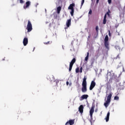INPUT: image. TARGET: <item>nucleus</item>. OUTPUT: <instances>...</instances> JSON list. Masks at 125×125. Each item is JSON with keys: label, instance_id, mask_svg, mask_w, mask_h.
Wrapping results in <instances>:
<instances>
[{"label": "nucleus", "instance_id": "1", "mask_svg": "<svg viewBox=\"0 0 125 125\" xmlns=\"http://www.w3.org/2000/svg\"><path fill=\"white\" fill-rule=\"evenodd\" d=\"M87 83H86V77L85 76L84 77L83 79V81L82 83V87L81 90L83 92H86L87 91Z\"/></svg>", "mask_w": 125, "mask_h": 125}, {"label": "nucleus", "instance_id": "2", "mask_svg": "<svg viewBox=\"0 0 125 125\" xmlns=\"http://www.w3.org/2000/svg\"><path fill=\"white\" fill-rule=\"evenodd\" d=\"M111 98H112V94H109L107 97L106 101L104 104V105L105 106V107H106V108H107V107L109 106V104L111 102Z\"/></svg>", "mask_w": 125, "mask_h": 125}, {"label": "nucleus", "instance_id": "3", "mask_svg": "<svg viewBox=\"0 0 125 125\" xmlns=\"http://www.w3.org/2000/svg\"><path fill=\"white\" fill-rule=\"evenodd\" d=\"M109 37L107 35H106L104 38V46L105 48L107 50H109L110 49V47H109Z\"/></svg>", "mask_w": 125, "mask_h": 125}, {"label": "nucleus", "instance_id": "4", "mask_svg": "<svg viewBox=\"0 0 125 125\" xmlns=\"http://www.w3.org/2000/svg\"><path fill=\"white\" fill-rule=\"evenodd\" d=\"M26 30H27V33H30L33 30V25H32V23L30 20L28 21Z\"/></svg>", "mask_w": 125, "mask_h": 125}, {"label": "nucleus", "instance_id": "5", "mask_svg": "<svg viewBox=\"0 0 125 125\" xmlns=\"http://www.w3.org/2000/svg\"><path fill=\"white\" fill-rule=\"evenodd\" d=\"M74 7H75V3L70 4L68 9L71 10L70 14L71 16H74Z\"/></svg>", "mask_w": 125, "mask_h": 125}, {"label": "nucleus", "instance_id": "6", "mask_svg": "<svg viewBox=\"0 0 125 125\" xmlns=\"http://www.w3.org/2000/svg\"><path fill=\"white\" fill-rule=\"evenodd\" d=\"M76 63V58H73L69 63V71H72V68H73V65Z\"/></svg>", "mask_w": 125, "mask_h": 125}, {"label": "nucleus", "instance_id": "7", "mask_svg": "<svg viewBox=\"0 0 125 125\" xmlns=\"http://www.w3.org/2000/svg\"><path fill=\"white\" fill-rule=\"evenodd\" d=\"M94 105H92L89 111L91 120H92V115H93V113H94Z\"/></svg>", "mask_w": 125, "mask_h": 125}, {"label": "nucleus", "instance_id": "8", "mask_svg": "<svg viewBox=\"0 0 125 125\" xmlns=\"http://www.w3.org/2000/svg\"><path fill=\"white\" fill-rule=\"evenodd\" d=\"M95 85H96V83L94 81H92L91 83V84L89 87V89L90 90H92V89H93V88H94V87H95Z\"/></svg>", "mask_w": 125, "mask_h": 125}, {"label": "nucleus", "instance_id": "9", "mask_svg": "<svg viewBox=\"0 0 125 125\" xmlns=\"http://www.w3.org/2000/svg\"><path fill=\"white\" fill-rule=\"evenodd\" d=\"M75 124L74 120H70L68 122H67L65 124V125H73Z\"/></svg>", "mask_w": 125, "mask_h": 125}, {"label": "nucleus", "instance_id": "10", "mask_svg": "<svg viewBox=\"0 0 125 125\" xmlns=\"http://www.w3.org/2000/svg\"><path fill=\"white\" fill-rule=\"evenodd\" d=\"M26 5H24L23 6V8L24 9H27V8H28V7H29V6H30V5H31V2L30 1H26L25 3Z\"/></svg>", "mask_w": 125, "mask_h": 125}, {"label": "nucleus", "instance_id": "11", "mask_svg": "<svg viewBox=\"0 0 125 125\" xmlns=\"http://www.w3.org/2000/svg\"><path fill=\"white\" fill-rule=\"evenodd\" d=\"M23 45L24 46H26V45H27V44H28V38L25 37L23 39Z\"/></svg>", "mask_w": 125, "mask_h": 125}, {"label": "nucleus", "instance_id": "12", "mask_svg": "<svg viewBox=\"0 0 125 125\" xmlns=\"http://www.w3.org/2000/svg\"><path fill=\"white\" fill-rule=\"evenodd\" d=\"M79 111L81 114L83 113V105H81L79 107Z\"/></svg>", "mask_w": 125, "mask_h": 125}, {"label": "nucleus", "instance_id": "13", "mask_svg": "<svg viewBox=\"0 0 125 125\" xmlns=\"http://www.w3.org/2000/svg\"><path fill=\"white\" fill-rule=\"evenodd\" d=\"M66 26L67 28H69V27H70V26H71V19L68 20L66 21Z\"/></svg>", "mask_w": 125, "mask_h": 125}, {"label": "nucleus", "instance_id": "14", "mask_svg": "<svg viewBox=\"0 0 125 125\" xmlns=\"http://www.w3.org/2000/svg\"><path fill=\"white\" fill-rule=\"evenodd\" d=\"M106 85L107 89H111L112 88V86H111V83H110L107 82L106 83Z\"/></svg>", "mask_w": 125, "mask_h": 125}, {"label": "nucleus", "instance_id": "15", "mask_svg": "<svg viewBox=\"0 0 125 125\" xmlns=\"http://www.w3.org/2000/svg\"><path fill=\"white\" fill-rule=\"evenodd\" d=\"M110 117V112L109 111L107 113V115L106 118L104 119V120H105L106 122H109V118Z\"/></svg>", "mask_w": 125, "mask_h": 125}, {"label": "nucleus", "instance_id": "16", "mask_svg": "<svg viewBox=\"0 0 125 125\" xmlns=\"http://www.w3.org/2000/svg\"><path fill=\"white\" fill-rule=\"evenodd\" d=\"M88 97V95H83L81 96V99L82 100H83V99H87Z\"/></svg>", "mask_w": 125, "mask_h": 125}, {"label": "nucleus", "instance_id": "17", "mask_svg": "<svg viewBox=\"0 0 125 125\" xmlns=\"http://www.w3.org/2000/svg\"><path fill=\"white\" fill-rule=\"evenodd\" d=\"M106 18H107L106 14H105L103 22V24H104V25H105V24H106V22H107V20H106Z\"/></svg>", "mask_w": 125, "mask_h": 125}, {"label": "nucleus", "instance_id": "18", "mask_svg": "<svg viewBox=\"0 0 125 125\" xmlns=\"http://www.w3.org/2000/svg\"><path fill=\"white\" fill-rule=\"evenodd\" d=\"M89 57V52L87 53V55L85 58V61H87L88 60V57Z\"/></svg>", "mask_w": 125, "mask_h": 125}, {"label": "nucleus", "instance_id": "19", "mask_svg": "<svg viewBox=\"0 0 125 125\" xmlns=\"http://www.w3.org/2000/svg\"><path fill=\"white\" fill-rule=\"evenodd\" d=\"M61 11V6H59L57 8V13L59 14L60 13V12Z\"/></svg>", "mask_w": 125, "mask_h": 125}, {"label": "nucleus", "instance_id": "20", "mask_svg": "<svg viewBox=\"0 0 125 125\" xmlns=\"http://www.w3.org/2000/svg\"><path fill=\"white\" fill-rule=\"evenodd\" d=\"M59 83V81L58 80H55L54 81V83H55V85H54V86H56V85H57L58 84V83Z\"/></svg>", "mask_w": 125, "mask_h": 125}, {"label": "nucleus", "instance_id": "21", "mask_svg": "<svg viewBox=\"0 0 125 125\" xmlns=\"http://www.w3.org/2000/svg\"><path fill=\"white\" fill-rule=\"evenodd\" d=\"M110 13H111V11H110V10L108 9V11L107 12V13H105V14H106V15H107L108 17H110V16H111V15H110Z\"/></svg>", "mask_w": 125, "mask_h": 125}, {"label": "nucleus", "instance_id": "22", "mask_svg": "<svg viewBox=\"0 0 125 125\" xmlns=\"http://www.w3.org/2000/svg\"><path fill=\"white\" fill-rule=\"evenodd\" d=\"M99 30V28L98 27V26H96V31L97 34H98Z\"/></svg>", "mask_w": 125, "mask_h": 125}, {"label": "nucleus", "instance_id": "23", "mask_svg": "<svg viewBox=\"0 0 125 125\" xmlns=\"http://www.w3.org/2000/svg\"><path fill=\"white\" fill-rule=\"evenodd\" d=\"M79 72H80V68H79V67H77L76 69V73H79Z\"/></svg>", "mask_w": 125, "mask_h": 125}, {"label": "nucleus", "instance_id": "24", "mask_svg": "<svg viewBox=\"0 0 125 125\" xmlns=\"http://www.w3.org/2000/svg\"><path fill=\"white\" fill-rule=\"evenodd\" d=\"M83 3H84V0H82V3H81V7L83 5Z\"/></svg>", "mask_w": 125, "mask_h": 125}, {"label": "nucleus", "instance_id": "25", "mask_svg": "<svg viewBox=\"0 0 125 125\" xmlns=\"http://www.w3.org/2000/svg\"><path fill=\"white\" fill-rule=\"evenodd\" d=\"M108 35L109 37H112V34H111V32L110 31V30H108Z\"/></svg>", "mask_w": 125, "mask_h": 125}, {"label": "nucleus", "instance_id": "26", "mask_svg": "<svg viewBox=\"0 0 125 125\" xmlns=\"http://www.w3.org/2000/svg\"><path fill=\"white\" fill-rule=\"evenodd\" d=\"M114 100H119V97L118 96L114 97Z\"/></svg>", "mask_w": 125, "mask_h": 125}, {"label": "nucleus", "instance_id": "27", "mask_svg": "<svg viewBox=\"0 0 125 125\" xmlns=\"http://www.w3.org/2000/svg\"><path fill=\"white\" fill-rule=\"evenodd\" d=\"M49 43H50V42L48 41L47 42H44V44H49Z\"/></svg>", "mask_w": 125, "mask_h": 125}, {"label": "nucleus", "instance_id": "28", "mask_svg": "<svg viewBox=\"0 0 125 125\" xmlns=\"http://www.w3.org/2000/svg\"><path fill=\"white\" fill-rule=\"evenodd\" d=\"M92 13V11L91 10V9H90L89 11V14H90L91 15Z\"/></svg>", "mask_w": 125, "mask_h": 125}, {"label": "nucleus", "instance_id": "29", "mask_svg": "<svg viewBox=\"0 0 125 125\" xmlns=\"http://www.w3.org/2000/svg\"><path fill=\"white\" fill-rule=\"evenodd\" d=\"M80 73H83V67H81L80 68Z\"/></svg>", "mask_w": 125, "mask_h": 125}, {"label": "nucleus", "instance_id": "30", "mask_svg": "<svg viewBox=\"0 0 125 125\" xmlns=\"http://www.w3.org/2000/svg\"><path fill=\"white\" fill-rule=\"evenodd\" d=\"M20 3H24V1L23 0H20Z\"/></svg>", "mask_w": 125, "mask_h": 125}, {"label": "nucleus", "instance_id": "31", "mask_svg": "<svg viewBox=\"0 0 125 125\" xmlns=\"http://www.w3.org/2000/svg\"><path fill=\"white\" fill-rule=\"evenodd\" d=\"M108 2L110 4V3H112V0H108Z\"/></svg>", "mask_w": 125, "mask_h": 125}, {"label": "nucleus", "instance_id": "32", "mask_svg": "<svg viewBox=\"0 0 125 125\" xmlns=\"http://www.w3.org/2000/svg\"><path fill=\"white\" fill-rule=\"evenodd\" d=\"M99 2V0H96V3L97 4Z\"/></svg>", "mask_w": 125, "mask_h": 125}, {"label": "nucleus", "instance_id": "33", "mask_svg": "<svg viewBox=\"0 0 125 125\" xmlns=\"http://www.w3.org/2000/svg\"><path fill=\"white\" fill-rule=\"evenodd\" d=\"M66 85H69V82H66Z\"/></svg>", "mask_w": 125, "mask_h": 125}, {"label": "nucleus", "instance_id": "34", "mask_svg": "<svg viewBox=\"0 0 125 125\" xmlns=\"http://www.w3.org/2000/svg\"><path fill=\"white\" fill-rule=\"evenodd\" d=\"M69 85H71V83L69 84Z\"/></svg>", "mask_w": 125, "mask_h": 125}, {"label": "nucleus", "instance_id": "35", "mask_svg": "<svg viewBox=\"0 0 125 125\" xmlns=\"http://www.w3.org/2000/svg\"><path fill=\"white\" fill-rule=\"evenodd\" d=\"M97 57H98V55H97Z\"/></svg>", "mask_w": 125, "mask_h": 125}, {"label": "nucleus", "instance_id": "36", "mask_svg": "<svg viewBox=\"0 0 125 125\" xmlns=\"http://www.w3.org/2000/svg\"><path fill=\"white\" fill-rule=\"evenodd\" d=\"M90 36H88V38H89Z\"/></svg>", "mask_w": 125, "mask_h": 125}, {"label": "nucleus", "instance_id": "37", "mask_svg": "<svg viewBox=\"0 0 125 125\" xmlns=\"http://www.w3.org/2000/svg\"><path fill=\"white\" fill-rule=\"evenodd\" d=\"M95 111H96H96H97V110H96Z\"/></svg>", "mask_w": 125, "mask_h": 125}, {"label": "nucleus", "instance_id": "38", "mask_svg": "<svg viewBox=\"0 0 125 125\" xmlns=\"http://www.w3.org/2000/svg\"><path fill=\"white\" fill-rule=\"evenodd\" d=\"M95 111H96H96H97V110H96Z\"/></svg>", "mask_w": 125, "mask_h": 125}, {"label": "nucleus", "instance_id": "39", "mask_svg": "<svg viewBox=\"0 0 125 125\" xmlns=\"http://www.w3.org/2000/svg\"><path fill=\"white\" fill-rule=\"evenodd\" d=\"M34 49H35V48H34Z\"/></svg>", "mask_w": 125, "mask_h": 125}]
</instances>
